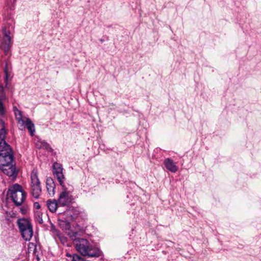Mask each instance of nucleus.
<instances>
[{
    "mask_svg": "<svg viewBox=\"0 0 261 261\" xmlns=\"http://www.w3.org/2000/svg\"><path fill=\"white\" fill-rule=\"evenodd\" d=\"M13 159L10 146L5 141L0 142V169L4 173L14 178L17 173L13 164Z\"/></svg>",
    "mask_w": 261,
    "mask_h": 261,
    "instance_id": "nucleus-1",
    "label": "nucleus"
},
{
    "mask_svg": "<svg viewBox=\"0 0 261 261\" xmlns=\"http://www.w3.org/2000/svg\"><path fill=\"white\" fill-rule=\"evenodd\" d=\"M76 250L83 255L97 257L102 254L101 250L94 247L86 239H81L76 244Z\"/></svg>",
    "mask_w": 261,
    "mask_h": 261,
    "instance_id": "nucleus-2",
    "label": "nucleus"
},
{
    "mask_svg": "<svg viewBox=\"0 0 261 261\" xmlns=\"http://www.w3.org/2000/svg\"><path fill=\"white\" fill-rule=\"evenodd\" d=\"M7 195L16 206L21 205L26 198V193L18 184H15L9 188Z\"/></svg>",
    "mask_w": 261,
    "mask_h": 261,
    "instance_id": "nucleus-3",
    "label": "nucleus"
},
{
    "mask_svg": "<svg viewBox=\"0 0 261 261\" xmlns=\"http://www.w3.org/2000/svg\"><path fill=\"white\" fill-rule=\"evenodd\" d=\"M17 223L22 237L25 241H30L33 234L31 222L27 219L21 218L19 219Z\"/></svg>",
    "mask_w": 261,
    "mask_h": 261,
    "instance_id": "nucleus-4",
    "label": "nucleus"
},
{
    "mask_svg": "<svg viewBox=\"0 0 261 261\" xmlns=\"http://www.w3.org/2000/svg\"><path fill=\"white\" fill-rule=\"evenodd\" d=\"M31 181L32 194L33 197L37 198L41 193V188L37 170L35 169H34L31 173Z\"/></svg>",
    "mask_w": 261,
    "mask_h": 261,
    "instance_id": "nucleus-5",
    "label": "nucleus"
},
{
    "mask_svg": "<svg viewBox=\"0 0 261 261\" xmlns=\"http://www.w3.org/2000/svg\"><path fill=\"white\" fill-rule=\"evenodd\" d=\"M63 188V191L60 193L58 202L59 205L64 206L70 204L73 200V198L70 193L64 188V187Z\"/></svg>",
    "mask_w": 261,
    "mask_h": 261,
    "instance_id": "nucleus-6",
    "label": "nucleus"
},
{
    "mask_svg": "<svg viewBox=\"0 0 261 261\" xmlns=\"http://www.w3.org/2000/svg\"><path fill=\"white\" fill-rule=\"evenodd\" d=\"M63 168L62 165L57 162L54 163L53 172V174L56 177L60 185L64 187V176L63 174Z\"/></svg>",
    "mask_w": 261,
    "mask_h": 261,
    "instance_id": "nucleus-7",
    "label": "nucleus"
},
{
    "mask_svg": "<svg viewBox=\"0 0 261 261\" xmlns=\"http://www.w3.org/2000/svg\"><path fill=\"white\" fill-rule=\"evenodd\" d=\"M164 163L166 169L170 172L174 173L177 171L178 167L172 160L167 158L164 160Z\"/></svg>",
    "mask_w": 261,
    "mask_h": 261,
    "instance_id": "nucleus-8",
    "label": "nucleus"
},
{
    "mask_svg": "<svg viewBox=\"0 0 261 261\" xmlns=\"http://www.w3.org/2000/svg\"><path fill=\"white\" fill-rule=\"evenodd\" d=\"M46 189L50 195H54L56 185L51 177H47L46 181Z\"/></svg>",
    "mask_w": 261,
    "mask_h": 261,
    "instance_id": "nucleus-9",
    "label": "nucleus"
},
{
    "mask_svg": "<svg viewBox=\"0 0 261 261\" xmlns=\"http://www.w3.org/2000/svg\"><path fill=\"white\" fill-rule=\"evenodd\" d=\"M11 38L7 34H5L3 42L1 45V48L7 53L8 52L11 46Z\"/></svg>",
    "mask_w": 261,
    "mask_h": 261,
    "instance_id": "nucleus-10",
    "label": "nucleus"
},
{
    "mask_svg": "<svg viewBox=\"0 0 261 261\" xmlns=\"http://www.w3.org/2000/svg\"><path fill=\"white\" fill-rule=\"evenodd\" d=\"M58 202L55 199H49L47 201L46 204L50 212L51 213L56 212L58 205H59V203H58Z\"/></svg>",
    "mask_w": 261,
    "mask_h": 261,
    "instance_id": "nucleus-11",
    "label": "nucleus"
},
{
    "mask_svg": "<svg viewBox=\"0 0 261 261\" xmlns=\"http://www.w3.org/2000/svg\"><path fill=\"white\" fill-rule=\"evenodd\" d=\"M14 111L15 116V118L17 120L19 124H21L23 125L24 124V120L22 119V113L20 111L18 110L16 107H14Z\"/></svg>",
    "mask_w": 261,
    "mask_h": 261,
    "instance_id": "nucleus-12",
    "label": "nucleus"
},
{
    "mask_svg": "<svg viewBox=\"0 0 261 261\" xmlns=\"http://www.w3.org/2000/svg\"><path fill=\"white\" fill-rule=\"evenodd\" d=\"M6 135L4 122L0 119V142L4 141Z\"/></svg>",
    "mask_w": 261,
    "mask_h": 261,
    "instance_id": "nucleus-13",
    "label": "nucleus"
},
{
    "mask_svg": "<svg viewBox=\"0 0 261 261\" xmlns=\"http://www.w3.org/2000/svg\"><path fill=\"white\" fill-rule=\"evenodd\" d=\"M35 145L37 148L41 149L43 148L46 150L50 149L49 144L46 142L38 140L35 142Z\"/></svg>",
    "mask_w": 261,
    "mask_h": 261,
    "instance_id": "nucleus-14",
    "label": "nucleus"
},
{
    "mask_svg": "<svg viewBox=\"0 0 261 261\" xmlns=\"http://www.w3.org/2000/svg\"><path fill=\"white\" fill-rule=\"evenodd\" d=\"M24 123L27 126V129L30 132L31 135L33 136L35 130L34 123L29 118H27L26 121L25 122H24Z\"/></svg>",
    "mask_w": 261,
    "mask_h": 261,
    "instance_id": "nucleus-15",
    "label": "nucleus"
},
{
    "mask_svg": "<svg viewBox=\"0 0 261 261\" xmlns=\"http://www.w3.org/2000/svg\"><path fill=\"white\" fill-rule=\"evenodd\" d=\"M66 256L70 257L71 261H84L83 257L75 254L72 255L69 253H67Z\"/></svg>",
    "mask_w": 261,
    "mask_h": 261,
    "instance_id": "nucleus-16",
    "label": "nucleus"
},
{
    "mask_svg": "<svg viewBox=\"0 0 261 261\" xmlns=\"http://www.w3.org/2000/svg\"><path fill=\"white\" fill-rule=\"evenodd\" d=\"M5 217L6 220L10 221L11 218L15 217V214L13 211L6 212Z\"/></svg>",
    "mask_w": 261,
    "mask_h": 261,
    "instance_id": "nucleus-17",
    "label": "nucleus"
},
{
    "mask_svg": "<svg viewBox=\"0 0 261 261\" xmlns=\"http://www.w3.org/2000/svg\"><path fill=\"white\" fill-rule=\"evenodd\" d=\"M5 98V96L4 95H2L0 98V115H3L4 114V109L2 100Z\"/></svg>",
    "mask_w": 261,
    "mask_h": 261,
    "instance_id": "nucleus-18",
    "label": "nucleus"
},
{
    "mask_svg": "<svg viewBox=\"0 0 261 261\" xmlns=\"http://www.w3.org/2000/svg\"><path fill=\"white\" fill-rule=\"evenodd\" d=\"M41 214H40L39 213L37 214V217H36V218L37 219V221L39 222V223L42 224L43 223V219L41 217Z\"/></svg>",
    "mask_w": 261,
    "mask_h": 261,
    "instance_id": "nucleus-19",
    "label": "nucleus"
},
{
    "mask_svg": "<svg viewBox=\"0 0 261 261\" xmlns=\"http://www.w3.org/2000/svg\"><path fill=\"white\" fill-rule=\"evenodd\" d=\"M6 68H5V82H7V80H8V71H7V65L6 64Z\"/></svg>",
    "mask_w": 261,
    "mask_h": 261,
    "instance_id": "nucleus-20",
    "label": "nucleus"
},
{
    "mask_svg": "<svg viewBox=\"0 0 261 261\" xmlns=\"http://www.w3.org/2000/svg\"><path fill=\"white\" fill-rule=\"evenodd\" d=\"M27 211V208L24 206L20 208V211L21 213L23 215L26 214Z\"/></svg>",
    "mask_w": 261,
    "mask_h": 261,
    "instance_id": "nucleus-21",
    "label": "nucleus"
},
{
    "mask_svg": "<svg viewBox=\"0 0 261 261\" xmlns=\"http://www.w3.org/2000/svg\"><path fill=\"white\" fill-rule=\"evenodd\" d=\"M34 206L35 208H36L37 209H39L40 208V205L38 202H35Z\"/></svg>",
    "mask_w": 261,
    "mask_h": 261,
    "instance_id": "nucleus-22",
    "label": "nucleus"
},
{
    "mask_svg": "<svg viewBox=\"0 0 261 261\" xmlns=\"http://www.w3.org/2000/svg\"><path fill=\"white\" fill-rule=\"evenodd\" d=\"M3 86H0V92H1V91H2V90H3Z\"/></svg>",
    "mask_w": 261,
    "mask_h": 261,
    "instance_id": "nucleus-23",
    "label": "nucleus"
},
{
    "mask_svg": "<svg viewBox=\"0 0 261 261\" xmlns=\"http://www.w3.org/2000/svg\"><path fill=\"white\" fill-rule=\"evenodd\" d=\"M67 227H69V224L68 223L67 224Z\"/></svg>",
    "mask_w": 261,
    "mask_h": 261,
    "instance_id": "nucleus-24",
    "label": "nucleus"
},
{
    "mask_svg": "<svg viewBox=\"0 0 261 261\" xmlns=\"http://www.w3.org/2000/svg\"><path fill=\"white\" fill-rule=\"evenodd\" d=\"M59 237L60 238V240L62 241L63 239L60 236H59Z\"/></svg>",
    "mask_w": 261,
    "mask_h": 261,
    "instance_id": "nucleus-25",
    "label": "nucleus"
}]
</instances>
